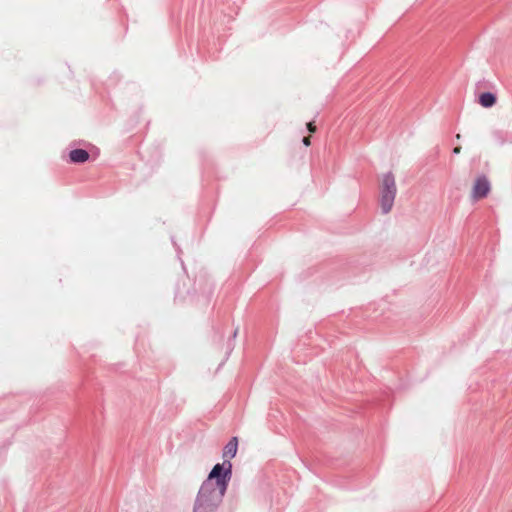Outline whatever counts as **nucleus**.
Segmentation results:
<instances>
[{
  "mask_svg": "<svg viewBox=\"0 0 512 512\" xmlns=\"http://www.w3.org/2000/svg\"><path fill=\"white\" fill-rule=\"evenodd\" d=\"M491 190L488 178L482 175L476 179L472 188V198L475 200L486 198Z\"/></svg>",
  "mask_w": 512,
  "mask_h": 512,
  "instance_id": "obj_3",
  "label": "nucleus"
},
{
  "mask_svg": "<svg viewBox=\"0 0 512 512\" xmlns=\"http://www.w3.org/2000/svg\"><path fill=\"white\" fill-rule=\"evenodd\" d=\"M232 475V464H216L202 483L198 492L195 506L197 509H213L221 501L227 490Z\"/></svg>",
  "mask_w": 512,
  "mask_h": 512,
  "instance_id": "obj_1",
  "label": "nucleus"
},
{
  "mask_svg": "<svg viewBox=\"0 0 512 512\" xmlns=\"http://www.w3.org/2000/svg\"><path fill=\"white\" fill-rule=\"evenodd\" d=\"M396 194L395 178L392 173L382 176L380 183V204L383 213L391 211Z\"/></svg>",
  "mask_w": 512,
  "mask_h": 512,
  "instance_id": "obj_2",
  "label": "nucleus"
},
{
  "mask_svg": "<svg viewBox=\"0 0 512 512\" xmlns=\"http://www.w3.org/2000/svg\"><path fill=\"white\" fill-rule=\"evenodd\" d=\"M461 151V146H456L453 148V154L457 155L459 154Z\"/></svg>",
  "mask_w": 512,
  "mask_h": 512,
  "instance_id": "obj_9",
  "label": "nucleus"
},
{
  "mask_svg": "<svg viewBox=\"0 0 512 512\" xmlns=\"http://www.w3.org/2000/svg\"><path fill=\"white\" fill-rule=\"evenodd\" d=\"M307 129L310 133H315L316 132V126L314 124V122H309L307 123Z\"/></svg>",
  "mask_w": 512,
  "mask_h": 512,
  "instance_id": "obj_7",
  "label": "nucleus"
},
{
  "mask_svg": "<svg viewBox=\"0 0 512 512\" xmlns=\"http://www.w3.org/2000/svg\"><path fill=\"white\" fill-rule=\"evenodd\" d=\"M303 144L305 146H310V144H311L310 137H304L303 138Z\"/></svg>",
  "mask_w": 512,
  "mask_h": 512,
  "instance_id": "obj_8",
  "label": "nucleus"
},
{
  "mask_svg": "<svg viewBox=\"0 0 512 512\" xmlns=\"http://www.w3.org/2000/svg\"><path fill=\"white\" fill-rule=\"evenodd\" d=\"M496 102V94L490 91L482 92L478 97V103L484 108H491L496 104Z\"/></svg>",
  "mask_w": 512,
  "mask_h": 512,
  "instance_id": "obj_5",
  "label": "nucleus"
},
{
  "mask_svg": "<svg viewBox=\"0 0 512 512\" xmlns=\"http://www.w3.org/2000/svg\"><path fill=\"white\" fill-rule=\"evenodd\" d=\"M69 157L74 163H83L89 159V153L83 149H75L70 152Z\"/></svg>",
  "mask_w": 512,
  "mask_h": 512,
  "instance_id": "obj_6",
  "label": "nucleus"
},
{
  "mask_svg": "<svg viewBox=\"0 0 512 512\" xmlns=\"http://www.w3.org/2000/svg\"><path fill=\"white\" fill-rule=\"evenodd\" d=\"M238 450V438L232 437L230 441L226 444L223 450V458L226 459L224 464V469L227 467L228 462L231 463L229 460L234 458L237 454Z\"/></svg>",
  "mask_w": 512,
  "mask_h": 512,
  "instance_id": "obj_4",
  "label": "nucleus"
}]
</instances>
